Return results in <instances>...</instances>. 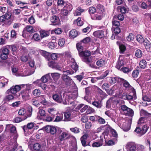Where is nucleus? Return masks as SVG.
Listing matches in <instances>:
<instances>
[{
    "mask_svg": "<svg viewBox=\"0 0 151 151\" xmlns=\"http://www.w3.org/2000/svg\"><path fill=\"white\" fill-rule=\"evenodd\" d=\"M71 67L72 69L75 71V72L72 70H66L63 71V73H65L62 76V78L66 86H70L74 83L71 78L67 75H72L74 72H76L78 69V66L75 62H73Z\"/></svg>",
    "mask_w": 151,
    "mask_h": 151,
    "instance_id": "1",
    "label": "nucleus"
},
{
    "mask_svg": "<svg viewBox=\"0 0 151 151\" xmlns=\"http://www.w3.org/2000/svg\"><path fill=\"white\" fill-rule=\"evenodd\" d=\"M58 134V140L61 142L63 141L68 140L70 138L74 140H76V138L68 132H63L60 129H58L57 132Z\"/></svg>",
    "mask_w": 151,
    "mask_h": 151,
    "instance_id": "2",
    "label": "nucleus"
},
{
    "mask_svg": "<svg viewBox=\"0 0 151 151\" xmlns=\"http://www.w3.org/2000/svg\"><path fill=\"white\" fill-rule=\"evenodd\" d=\"M79 55L82 57V60L87 64L90 63L91 61V58L90 56L91 52L90 51L86 50L79 53Z\"/></svg>",
    "mask_w": 151,
    "mask_h": 151,
    "instance_id": "3",
    "label": "nucleus"
},
{
    "mask_svg": "<svg viewBox=\"0 0 151 151\" xmlns=\"http://www.w3.org/2000/svg\"><path fill=\"white\" fill-rule=\"evenodd\" d=\"M6 129L10 130V135L11 137H13L14 140H17L18 137V134L17 132L15 127L12 124L6 125Z\"/></svg>",
    "mask_w": 151,
    "mask_h": 151,
    "instance_id": "4",
    "label": "nucleus"
},
{
    "mask_svg": "<svg viewBox=\"0 0 151 151\" xmlns=\"http://www.w3.org/2000/svg\"><path fill=\"white\" fill-rule=\"evenodd\" d=\"M25 85H16L14 86H12L10 89H8L6 92V94L10 93L12 94H15L17 92L20 91L21 88V86H23Z\"/></svg>",
    "mask_w": 151,
    "mask_h": 151,
    "instance_id": "5",
    "label": "nucleus"
},
{
    "mask_svg": "<svg viewBox=\"0 0 151 151\" xmlns=\"http://www.w3.org/2000/svg\"><path fill=\"white\" fill-rule=\"evenodd\" d=\"M107 33V30L104 29L103 30L96 31L93 33V35L95 37L101 38L106 35Z\"/></svg>",
    "mask_w": 151,
    "mask_h": 151,
    "instance_id": "6",
    "label": "nucleus"
},
{
    "mask_svg": "<svg viewBox=\"0 0 151 151\" xmlns=\"http://www.w3.org/2000/svg\"><path fill=\"white\" fill-rule=\"evenodd\" d=\"M109 71L108 70L106 71L103 74L99 77L92 78L91 81L93 83H95L97 80L102 79L105 78L108 74Z\"/></svg>",
    "mask_w": 151,
    "mask_h": 151,
    "instance_id": "7",
    "label": "nucleus"
},
{
    "mask_svg": "<svg viewBox=\"0 0 151 151\" xmlns=\"http://www.w3.org/2000/svg\"><path fill=\"white\" fill-rule=\"evenodd\" d=\"M74 112V111L72 109L66 111L64 113V121H69L71 119V116Z\"/></svg>",
    "mask_w": 151,
    "mask_h": 151,
    "instance_id": "8",
    "label": "nucleus"
},
{
    "mask_svg": "<svg viewBox=\"0 0 151 151\" xmlns=\"http://www.w3.org/2000/svg\"><path fill=\"white\" fill-rule=\"evenodd\" d=\"M74 102L73 100L72 99L71 95H66L65 96L64 101H63L64 104H72Z\"/></svg>",
    "mask_w": 151,
    "mask_h": 151,
    "instance_id": "9",
    "label": "nucleus"
},
{
    "mask_svg": "<svg viewBox=\"0 0 151 151\" xmlns=\"http://www.w3.org/2000/svg\"><path fill=\"white\" fill-rule=\"evenodd\" d=\"M9 53V51L8 49L6 48H4L3 49L2 52L0 55L1 59L4 60L8 58Z\"/></svg>",
    "mask_w": 151,
    "mask_h": 151,
    "instance_id": "10",
    "label": "nucleus"
},
{
    "mask_svg": "<svg viewBox=\"0 0 151 151\" xmlns=\"http://www.w3.org/2000/svg\"><path fill=\"white\" fill-rule=\"evenodd\" d=\"M46 115V114L45 111L42 109H39L37 113V118L40 120H44L45 119Z\"/></svg>",
    "mask_w": 151,
    "mask_h": 151,
    "instance_id": "11",
    "label": "nucleus"
},
{
    "mask_svg": "<svg viewBox=\"0 0 151 151\" xmlns=\"http://www.w3.org/2000/svg\"><path fill=\"white\" fill-rule=\"evenodd\" d=\"M137 145L133 143H129L127 144L126 148L128 151H136Z\"/></svg>",
    "mask_w": 151,
    "mask_h": 151,
    "instance_id": "12",
    "label": "nucleus"
},
{
    "mask_svg": "<svg viewBox=\"0 0 151 151\" xmlns=\"http://www.w3.org/2000/svg\"><path fill=\"white\" fill-rule=\"evenodd\" d=\"M29 90L23 91L21 92V94L23 99L25 100H27L30 99L29 95Z\"/></svg>",
    "mask_w": 151,
    "mask_h": 151,
    "instance_id": "13",
    "label": "nucleus"
},
{
    "mask_svg": "<svg viewBox=\"0 0 151 151\" xmlns=\"http://www.w3.org/2000/svg\"><path fill=\"white\" fill-rule=\"evenodd\" d=\"M120 82L123 83V86L127 90L129 89H131V90L132 89H134L129 84V83L127 81L124 79L121 78Z\"/></svg>",
    "mask_w": 151,
    "mask_h": 151,
    "instance_id": "14",
    "label": "nucleus"
},
{
    "mask_svg": "<svg viewBox=\"0 0 151 151\" xmlns=\"http://www.w3.org/2000/svg\"><path fill=\"white\" fill-rule=\"evenodd\" d=\"M141 116H145V117L148 118V121H149L150 124H151V114L148 113L146 111L143 109H141L140 111Z\"/></svg>",
    "mask_w": 151,
    "mask_h": 151,
    "instance_id": "15",
    "label": "nucleus"
},
{
    "mask_svg": "<svg viewBox=\"0 0 151 151\" xmlns=\"http://www.w3.org/2000/svg\"><path fill=\"white\" fill-rule=\"evenodd\" d=\"M103 137V134L102 135L100 136V139L99 140L98 142H94L92 146L94 147H98L103 145L104 141Z\"/></svg>",
    "mask_w": 151,
    "mask_h": 151,
    "instance_id": "16",
    "label": "nucleus"
},
{
    "mask_svg": "<svg viewBox=\"0 0 151 151\" xmlns=\"http://www.w3.org/2000/svg\"><path fill=\"white\" fill-rule=\"evenodd\" d=\"M52 97L55 101L58 103H61L62 102V96L60 94L56 93L53 94Z\"/></svg>",
    "mask_w": 151,
    "mask_h": 151,
    "instance_id": "17",
    "label": "nucleus"
},
{
    "mask_svg": "<svg viewBox=\"0 0 151 151\" xmlns=\"http://www.w3.org/2000/svg\"><path fill=\"white\" fill-rule=\"evenodd\" d=\"M132 92L133 93V95L132 96L130 95L127 94L125 100L130 101L133 99L135 100L137 99L136 94L135 90L134 89H132Z\"/></svg>",
    "mask_w": 151,
    "mask_h": 151,
    "instance_id": "18",
    "label": "nucleus"
},
{
    "mask_svg": "<svg viewBox=\"0 0 151 151\" xmlns=\"http://www.w3.org/2000/svg\"><path fill=\"white\" fill-rule=\"evenodd\" d=\"M144 44L147 51L151 52V44L147 39H145L144 41Z\"/></svg>",
    "mask_w": 151,
    "mask_h": 151,
    "instance_id": "19",
    "label": "nucleus"
},
{
    "mask_svg": "<svg viewBox=\"0 0 151 151\" xmlns=\"http://www.w3.org/2000/svg\"><path fill=\"white\" fill-rule=\"evenodd\" d=\"M103 17V14L97 12L91 17V18L93 20H101Z\"/></svg>",
    "mask_w": 151,
    "mask_h": 151,
    "instance_id": "20",
    "label": "nucleus"
},
{
    "mask_svg": "<svg viewBox=\"0 0 151 151\" xmlns=\"http://www.w3.org/2000/svg\"><path fill=\"white\" fill-rule=\"evenodd\" d=\"M50 21L53 25L58 24L60 21L59 18L55 15L51 17Z\"/></svg>",
    "mask_w": 151,
    "mask_h": 151,
    "instance_id": "21",
    "label": "nucleus"
},
{
    "mask_svg": "<svg viewBox=\"0 0 151 151\" xmlns=\"http://www.w3.org/2000/svg\"><path fill=\"white\" fill-rule=\"evenodd\" d=\"M34 124L33 123L31 122L28 123L27 125H24L23 126L22 128L24 132L28 131V129H31L34 127Z\"/></svg>",
    "mask_w": 151,
    "mask_h": 151,
    "instance_id": "22",
    "label": "nucleus"
},
{
    "mask_svg": "<svg viewBox=\"0 0 151 151\" xmlns=\"http://www.w3.org/2000/svg\"><path fill=\"white\" fill-rule=\"evenodd\" d=\"M50 78V73H49L42 76L40 80L42 83H44L47 82Z\"/></svg>",
    "mask_w": 151,
    "mask_h": 151,
    "instance_id": "23",
    "label": "nucleus"
},
{
    "mask_svg": "<svg viewBox=\"0 0 151 151\" xmlns=\"http://www.w3.org/2000/svg\"><path fill=\"white\" fill-rule=\"evenodd\" d=\"M14 142L12 144L11 146L9 147V151H15L17 150L18 145L17 142V140H14Z\"/></svg>",
    "mask_w": 151,
    "mask_h": 151,
    "instance_id": "24",
    "label": "nucleus"
},
{
    "mask_svg": "<svg viewBox=\"0 0 151 151\" xmlns=\"http://www.w3.org/2000/svg\"><path fill=\"white\" fill-rule=\"evenodd\" d=\"M121 78L117 77H112L109 78V82L111 84H114L116 81L120 82Z\"/></svg>",
    "mask_w": 151,
    "mask_h": 151,
    "instance_id": "25",
    "label": "nucleus"
},
{
    "mask_svg": "<svg viewBox=\"0 0 151 151\" xmlns=\"http://www.w3.org/2000/svg\"><path fill=\"white\" fill-rule=\"evenodd\" d=\"M128 123L127 125V127H124V124H123L122 129L125 132L128 131L130 129V125L132 122V120L131 119H129L128 120Z\"/></svg>",
    "mask_w": 151,
    "mask_h": 151,
    "instance_id": "26",
    "label": "nucleus"
},
{
    "mask_svg": "<svg viewBox=\"0 0 151 151\" xmlns=\"http://www.w3.org/2000/svg\"><path fill=\"white\" fill-rule=\"evenodd\" d=\"M93 105L98 108H101L102 106L101 101H98L93 102L92 103Z\"/></svg>",
    "mask_w": 151,
    "mask_h": 151,
    "instance_id": "27",
    "label": "nucleus"
},
{
    "mask_svg": "<svg viewBox=\"0 0 151 151\" xmlns=\"http://www.w3.org/2000/svg\"><path fill=\"white\" fill-rule=\"evenodd\" d=\"M96 12L102 14L104 11V6L101 4H98L96 6Z\"/></svg>",
    "mask_w": 151,
    "mask_h": 151,
    "instance_id": "28",
    "label": "nucleus"
},
{
    "mask_svg": "<svg viewBox=\"0 0 151 151\" xmlns=\"http://www.w3.org/2000/svg\"><path fill=\"white\" fill-rule=\"evenodd\" d=\"M32 38V39L37 42L40 41L41 39L40 35L37 33H35L33 35Z\"/></svg>",
    "mask_w": 151,
    "mask_h": 151,
    "instance_id": "29",
    "label": "nucleus"
},
{
    "mask_svg": "<svg viewBox=\"0 0 151 151\" xmlns=\"http://www.w3.org/2000/svg\"><path fill=\"white\" fill-rule=\"evenodd\" d=\"M14 98V97L12 95L8 94L5 96L4 100L5 102H9L13 99Z\"/></svg>",
    "mask_w": 151,
    "mask_h": 151,
    "instance_id": "30",
    "label": "nucleus"
},
{
    "mask_svg": "<svg viewBox=\"0 0 151 151\" xmlns=\"http://www.w3.org/2000/svg\"><path fill=\"white\" fill-rule=\"evenodd\" d=\"M33 73H31L27 69H24V72L20 73L19 76H27L31 75Z\"/></svg>",
    "mask_w": 151,
    "mask_h": 151,
    "instance_id": "31",
    "label": "nucleus"
},
{
    "mask_svg": "<svg viewBox=\"0 0 151 151\" xmlns=\"http://www.w3.org/2000/svg\"><path fill=\"white\" fill-rule=\"evenodd\" d=\"M84 10L82 9L81 7H78L74 12V14L75 16L81 15L82 12L84 11Z\"/></svg>",
    "mask_w": 151,
    "mask_h": 151,
    "instance_id": "32",
    "label": "nucleus"
},
{
    "mask_svg": "<svg viewBox=\"0 0 151 151\" xmlns=\"http://www.w3.org/2000/svg\"><path fill=\"white\" fill-rule=\"evenodd\" d=\"M116 19V17L115 16H114L113 19L112 21L113 27H114V26L118 27L120 25V23L119 21H118Z\"/></svg>",
    "mask_w": 151,
    "mask_h": 151,
    "instance_id": "33",
    "label": "nucleus"
},
{
    "mask_svg": "<svg viewBox=\"0 0 151 151\" xmlns=\"http://www.w3.org/2000/svg\"><path fill=\"white\" fill-rule=\"evenodd\" d=\"M47 129L49 130L50 132L52 134H54L57 132L56 128L55 127L48 126Z\"/></svg>",
    "mask_w": 151,
    "mask_h": 151,
    "instance_id": "34",
    "label": "nucleus"
},
{
    "mask_svg": "<svg viewBox=\"0 0 151 151\" xmlns=\"http://www.w3.org/2000/svg\"><path fill=\"white\" fill-rule=\"evenodd\" d=\"M27 117L26 116H24L17 117L15 119V121L16 123L20 122L24 120L27 119Z\"/></svg>",
    "mask_w": 151,
    "mask_h": 151,
    "instance_id": "35",
    "label": "nucleus"
},
{
    "mask_svg": "<svg viewBox=\"0 0 151 151\" xmlns=\"http://www.w3.org/2000/svg\"><path fill=\"white\" fill-rule=\"evenodd\" d=\"M24 30L29 33H32L35 31L32 26L30 25L27 26L24 28Z\"/></svg>",
    "mask_w": 151,
    "mask_h": 151,
    "instance_id": "36",
    "label": "nucleus"
},
{
    "mask_svg": "<svg viewBox=\"0 0 151 151\" xmlns=\"http://www.w3.org/2000/svg\"><path fill=\"white\" fill-rule=\"evenodd\" d=\"M50 34L47 31H42L40 32V37L41 39L49 36Z\"/></svg>",
    "mask_w": 151,
    "mask_h": 151,
    "instance_id": "37",
    "label": "nucleus"
},
{
    "mask_svg": "<svg viewBox=\"0 0 151 151\" xmlns=\"http://www.w3.org/2000/svg\"><path fill=\"white\" fill-rule=\"evenodd\" d=\"M78 35V33L76 29H73L70 31L69 33V36L72 37H76Z\"/></svg>",
    "mask_w": 151,
    "mask_h": 151,
    "instance_id": "38",
    "label": "nucleus"
},
{
    "mask_svg": "<svg viewBox=\"0 0 151 151\" xmlns=\"http://www.w3.org/2000/svg\"><path fill=\"white\" fill-rule=\"evenodd\" d=\"M118 10H119L122 14L125 13L128 10V9L124 6H119L118 8Z\"/></svg>",
    "mask_w": 151,
    "mask_h": 151,
    "instance_id": "39",
    "label": "nucleus"
},
{
    "mask_svg": "<svg viewBox=\"0 0 151 151\" xmlns=\"http://www.w3.org/2000/svg\"><path fill=\"white\" fill-rule=\"evenodd\" d=\"M98 93L100 95L102 99L105 98L107 96L106 93L99 88L98 89Z\"/></svg>",
    "mask_w": 151,
    "mask_h": 151,
    "instance_id": "40",
    "label": "nucleus"
},
{
    "mask_svg": "<svg viewBox=\"0 0 151 151\" xmlns=\"http://www.w3.org/2000/svg\"><path fill=\"white\" fill-rule=\"evenodd\" d=\"M136 39L140 43H142L144 40L142 36L140 35H138L136 36Z\"/></svg>",
    "mask_w": 151,
    "mask_h": 151,
    "instance_id": "41",
    "label": "nucleus"
},
{
    "mask_svg": "<svg viewBox=\"0 0 151 151\" xmlns=\"http://www.w3.org/2000/svg\"><path fill=\"white\" fill-rule=\"evenodd\" d=\"M64 8L70 12L73 9V6L71 4L68 3Z\"/></svg>",
    "mask_w": 151,
    "mask_h": 151,
    "instance_id": "42",
    "label": "nucleus"
},
{
    "mask_svg": "<svg viewBox=\"0 0 151 151\" xmlns=\"http://www.w3.org/2000/svg\"><path fill=\"white\" fill-rule=\"evenodd\" d=\"M32 93L35 96L40 97V95L41 93L40 91L38 89H36L33 91Z\"/></svg>",
    "mask_w": 151,
    "mask_h": 151,
    "instance_id": "43",
    "label": "nucleus"
},
{
    "mask_svg": "<svg viewBox=\"0 0 151 151\" xmlns=\"http://www.w3.org/2000/svg\"><path fill=\"white\" fill-rule=\"evenodd\" d=\"M124 65V63L122 60H119L117 63L116 67L118 69H120L121 66Z\"/></svg>",
    "mask_w": 151,
    "mask_h": 151,
    "instance_id": "44",
    "label": "nucleus"
},
{
    "mask_svg": "<svg viewBox=\"0 0 151 151\" xmlns=\"http://www.w3.org/2000/svg\"><path fill=\"white\" fill-rule=\"evenodd\" d=\"M40 102L44 105H46L47 104V102L45 99L44 96H40Z\"/></svg>",
    "mask_w": 151,
    "mask_h": 151,
    "instance_id": "45",
    "label": "nucleus"
},
{
    "mask_svg": "<svg viewBox=\"0 0 151 151\" xmlns=\"http://www.w3.org/2000/svg\"><path fill=\"white\" fill-rule=\"evenodd\" d=\"M105 61L102 59H100L98 60L96 62L97 65L99 66L102 67L104 65Z\"/></svg>",
    "mask_w": 151,
    "mask_h": 151,
    "instance_id": "46",
    "label": "nucleus"
},
{
    "mask_svg": "<svg viewBox=\"0 0 151 151\" xmlns=\"http://www.w3.org/2000/svg\"><path fill=\"white\" fill-rule=\"evenodd\" d=\"M97 117L96 121H97L99 124H103L105 123V121L103 118L99 116H97Z\"/></svg>",
    "mask_w": 151,
    "mask_h": 151,
    "instance_id": "47",
    "label": "nucleus"
},
{
    "mask_svg": "<svg viewBox=\"0 0 151 151\" xmlns=\"http://www.w3.org/2000/svg\"><path fill=\"white\" fill-rule=\"evenodd\" d=\"M27 117H30L32 115V108L31 106H29L27 108Z\"/></svg>",
    "mask_w": 151,
    "mask_h": 151,
    "instance_id": "48",
    "label": "nucleus"
},
{
    "mask_svg": "<svg viewBox=\"0 0 151 151\" xmlns=\"http://www.w3.org/2000/svg\"><path fill=\"white\" fill-rule=\"evenodd\" d=\"M142 55V51L139 49L137 50L135 53V56L138 58H141Z\"/></svg>",
    "mask_w": 151,
    "mask_h": 151,
    "instance_id": "49",
    "label": "nucleus"
},
{
    "mask_svg": "<svg viewBox=\"0 0 151 151\" xmlns=\"http://www.w3.org/2000/svg\"><path fill=\"white\" fill-rule=\"evenodd\" d=\"M147 63L146 61L144 60H142L139 63L140 67L142 68H145L146 66Z\"/></svg>",
    "mask_w": 151,
    "mask_h": 151,
    "instance_id": "50",
    "label": "nucleus"
},
{
    "mask_svg": "<svg viewBox=\"0 0 151 151\" xmlns=\"http://www.w3.org/2000/svg\"><path fill=\"white\" fill-rule=\"evenodd\" d=\"M111 29L112 31H114V32L116 35L119 34L121 32L120 28L118 27L115 28L114 27H112Z\"/></svg>",
    "mask_w": 151,
    "mask_h": 151,
    "instance_id": "51",
    "label": "nucleus"
},
{
    "mask_svg": "<svg viewBox=\"0 0 151 151\" xmlns=\"http://www.w3.org/2000/svg\"><path fill=\"white\" fill-rule=\"evenodd\" d=\"M134 114V112L133 110L130 108L128 109L127 112L126 114V115L129 116H132Z\"/></svg>",
    "mask_w": 151,
    "mask_h": 151,
    "instance_id": "52",
    "label": "nucleus"
},
{
    "mask_svg": "<svg viewBox=\"0 0 151 151\" xmlns=\"http://www.w3.org/2000/svg\"><path fill=\"white\" fill-rule=\"evenodd\" d=\"M134 38V35L132 33H129V35L127 37V39L128 41L130 42L133 40Z\"/></svg>",
    "mask_w": 151,
    "mask_h": 151,
    "instance_id": "53",
    "label": "nucleus"
},
{
    "mask_svg": "<svg viewBox=\"0 0 151 151\" xmlns=\"http://www.w3.org/2000/svg\"><path fill=\"white\" fill-rule=\"evenodd\" d=\"M136 151H145L144 146L141 145H137Z\"/></svg>",
    "mask_w": 151,
    "mask_h": 151,
    "instance_id": "54",
    "label": "nucleus"
},
{
    "mask_svg": "<svg viewBox=\"0 0 151 151\" xmlns=\"http://www.w3.org/2000/svg\"><path fill=\"white\" fill-rule=\"evenodd\" d=\"M63 118V115L62 114H60L59 116H56V118L54 121L55 122H59L62 121Z\"/></svg>",
    "mask_w": 151,
    "mask_h": 151,
    "instance_id": "55",
    "label": "nucleus"
},
{
    "mask_svg": "<svg viewBox=\"0 0 151 151\" xmlns=\"http://www.w3.org/2000/svg\"><path fill=\"white\" fill-rule=\"evenodd\" d=\"M122 71L125 73H128L131 71L132 70V68H129L127 67H123L122 68Z\"/></svg>",
    "mask_w": 151,
    "mask_h": 151,
    "instance_id": "56",
    "label": "nucleus"
},
{
    "mask_svg": "<svg viewBox=\"0 0 151 151\" xmlns=\"http://www.w3.org/2000/svg\"><path fill=\"white\" fill-rule=\"evenodd\" d=\"M70 12L68 11L66 9L63 7L61 11V14L64 16H66Z\"/></svg>",
    "mask_w": 151,
    "mask_h": 151,
    "instance_id": "57",
    "label": "nucleus"
},
{
    "mask_svg": "<svg viewBox=\"0 0 151 151\" xmlns=\"http://www.w3.org/2000/svg\"><path fill=\"white\" fill-rule=\"evenodd\" d=\"M88 12L90 14H93L96 12V9L94 7L91 6L89 8Z\"/></svg>",
    "mask_w": 151,
    "mask_h": 151,
    "instance_id": "58",
    "label": "nucleus"
},
{
    "mask_svg": "<svg viewBox=\"0 0 151 151\" xmlns=\"http://www.w3.org/2000/svg\"><path fill=\"white\" fill-rule=\"evenodd\" d=\"M76 47L79 53L83 51V47L80 43H78L76 45Z\"/></svg>",
    "mask_w": 151,
    "mask_h": 151,
    "instance_id": "59",
    "label": "nucleus"
},
{
    "mask_svg": "<svg viewBox=\"0 0 151 151\" xmlns=\"http://www.w3.org/2000/svg\"><path fill=\"white\" fill-rule=\"evenodd\" d=\"M65 43V39L63 38H60L59 40L58 45L60 46H63L64 45Z\"/></svg>",
    "mask_w": 151,
    "mask_h": 151,
    "instance_id": "60",
    "label": "nucleus"
},
{
    "mask_svg": "<svg viewBox=\"0 0 151 151\" xmlns=\"http://www.w3.org/2000/svg\"><path fill=\"white\" fill-rule=\"evenodd\" d=\"M65 3V2L63 0H58L57 2V5L58 7H63Z\"/></svg>",
    "mask_w": 151,
    "mask_h": 151,
    "instance_id": "61",
    "label": "nucleus"
},
{
    "mask_svg": "<svg viewBox=\"0 0 151 151\" xmlns=\"http://www.w3.org/2000/svg\"><path fill=\"white\" fill-rule=\"evenodd\" d=\"M139 74V70H135L133 71L132 76L134 78H136L138 76Z\"/></svg>",
    "mask_w": 151,
    "mask_h": 151,
    "instance_id": "62",
    "label": "nucleus"
},
{
    "mask_svg": "<svg viewBox=\"0 0 151 151\" xmlns=\"http://www.w3.org/2000/svg\"><path fill=\"white\" fill-rule=\"evenodd\" d=\"M110 132L111 133V136L115 137H117V134L114 129H110Z\"/></svg>",
    "mask_w": 151,
    "mask_h": 151,
    "instance_id": "63",
    "label": "nucleus"
},
{
    "mask_svg": "<svg viewBox=\"0 0 151 151\" xmlns=\"http://www.w3.org/2000/svg\"><path fill=\"white\" fill-rule=\"evenodd\" d=\"M41 147L40 145L38 143H35L34 145V148L36 151L40 150Z\"/></svg>",
    "mask_w": 151,
    "mask_h": 151,
    "instance_id": "64",
    "label": "nucleus"
}]
</instances>
